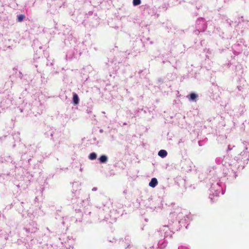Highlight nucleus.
I'll use <instances>...</instances> for the list:
<instances>
[{
  "mask_svg": "<svg viewBox=\"0 0 249 249\" xmlns=\"http://www.w3.org/2000/svg\"><path fill=\"white\" fill-rule=\"evenodd\" d=\"M157 184L158 180L157 178H152L149 183V185L152 188L155 187Z\"/></svg>",
  "mask_w": 249,
  "mask_h": 249,
  "instance_id": "obj_1",
  "label": "nucleus"
},
{
  "mask_svg": "<svg viewBox=\"0 0 249 249\" xmlns=\"http://www.w3.org/2000/svg\"><path fill=\"white\" fill-rule=\"evenodd\" d=\"M72 101L74 105H76L79 103V99L77 94L75 93H73Z\"/></svg>",
  "mask_w": 249,
  "mask_h": 249,
  "instance_id": "obj_2",
  "label": "nucleus"
},
{
  "mask_svg": "<svg viewBox=\"0 0 249 249\" xmlns=\"http://www.w3.org/2000/svg\"><path fill=\"white\" fill-rule=\"evenodd\" d=\"M158 155H159V156H160V157H161L162 158H164V157H165L167 156V152L165 150H160L159 152Z\"/></svg>",
  "mask_w": 249,
  "mask_h": 249,
  "instance_id": "obj_3",
  "label": "nucleus"
},
{
  "mask_svg": "<svg viewBox=\"0 0 249 249\" xmlns=\"http://www.w3.org/2000/svg\"><path fill=\"white\" fill-rule=\"evenodd\" d=\"M197 97H198V96L197 94H196L194 93H191L190 95L189 100L190 101H195V100H196Z\"/></svg>",
  "mask_w": 249,
  "mask_h": 249,
  "instance_id": "obj_4",
  "label": "nucleus"
},
{
  "mask_svg": "<svg viewBox=\"0 0 249 249\" xmlns=\"http://www.w3.org/2000/svg\"><path fill=\"white\" fill-rule=\"evenodd\" d=\"M99 160L101 163H105L107 160V157L105 155H102L99 158Z\"/></svg>",
  "mask_w": 249,
  "mask_h": 249,
  "instance_id": "obj_5",
  "label": "nucleus"
},
{
  "mask_svg": "<svg viewBox=\"0 0 249 249\" xmlns=\"http://www.w3.org/2000/svg\"><path fill=\"white\" fill-rule=\"evenodd\" d=\"M89 159L91 160H94L96 159L97 155L95 153H91L89 155Z\"/></svg>",
  "mask_w": 249,
  "mask_h": 249,
  "instance_id": "obj_6",
  "label": "nucleus"
},
{
  "mask_svg": "<svg viewBox=\"0 0 249 249\" xmlns=\"http://www.w3.org/2000/svg\"><path fill=\"white\" fill-rule=\"evenodd\" d=\"M25 18V16L23 15H20L19 16H18V21H19V22H21L22 21L23 19Z\"/></svg>",
  "mask_w": 249,
  "mask_h": 249,
  "instance_id": "obj_7",
  "label": "nucleus"
},
{
  "mask_svg": "<svg viewBox=\"0 0 249 249\" xmlns=\"http://www.w3.org/2000/svg\"><path fill=\"white\" fill-rule=\"evenodd\" d=\"M141 0H133V4L135 6L139 5L141 4Z\"/></svg>",
  "mask_w": 249,
  "mask_h": 249,
  "instance_id": "obj_8",
  "label": "nucleus"
}]
</instances>
